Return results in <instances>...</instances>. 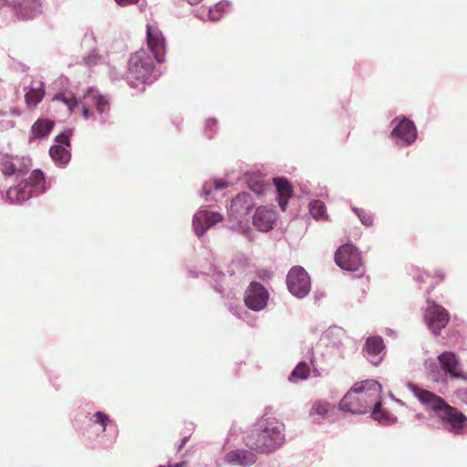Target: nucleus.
Wrapping results in <instances>:
<instances>
[{
    "mask_svg": "<svg viewBox=\"0 0 467 467\" xmlns=\"http://www.w3.org/2000/svg\"><path fill=\"white\" fill-rule=\"evenodd\" d=\"M32 167V161L27 156H13L0 153V171L7 180L15 177L17 184L11 185L5 192V201L11 204H22L34 196H39L47 191L45 173L35 169L26 178Z\"/></svg>",
    "mask_w": 467,
    "mask_h": 467,
    "instance_id": "1",
    "label": "nucleus"
},
{
    "mask_svg": "<svg viewBox=\"0 0 467 467\" xmlns=\"http://www.w3.org/2000/svg\"><path fill=\"white\" fill-rule=\"evenodd\" d=\"M146 40L148 50L142 48L132 54L128 69L136 80L150 84L161 76V72L155 68V63L165 61L166 40L162 32L151 25H147Z\"/></svg>",
    "mask_w": 467,
    "mask_h": 467,
    "instance_id": "2",
    "label": "nucleus"
},
{
    "mask_svg": "<svg viewBox=\"0 0 467 467\" xmlns=\"http://www.w3.org/2000/svg\"><path fill=\"white\" fill-rule=\"evenodd\" d=\"M270 411L271 409L265 408L264 414L256 419L243 437L247 448L263 455L275 452L285 442V425Z\"/></svg>",
    "mask_w": 467,
    "mask_h": 467,
    "instance_id": "3",
    "label": "nucleus"
},
{
    "mask_svg": "<svg viewBox=\"0 0 467 467\" xmlns=\"http://www.w3.org/2000/svg\"><path fill=\"white\" fill-rule=\"evenodd\" d=\"M406 386L426 407V410H432L437 414L444 430L456 435L465 432L467 417L457 408L449 405L441 397L420 388L413 382L409 381Z\"/></svg>",
    "mask_w": 467,
    "mask_h": 467,
    "instance_id": "4",
    "label": "nucleus"
},
{
    "mask_svg": "<svg viewBox=\"0 0 467 467\" xmlns=\"http://www.w3.org/2000/svg\"><path fill=\"white\" fill-rule=\"evenodd\" d=\"M392 130L389 138L399 148H407L414 144L418 138L417 127L413 120L400 115L390 121Z\"/></svg>",
    "mask_w": 467,
    "mask_h": 467,
    "instance_id": "5",
    "label": "nucleus"
},
{
    "mask_svg": "<svg viewBox=\"0 0 467 467\" xmlns=\"http://www.w3.org/2000/svg\"><path fill=\"white\" fill-rule=\"evenodd\" d=\"M426 304L423 318L428 328L437 337L448 325L451 316L449 311L435 300L427 298Z\"/></svg>",
    "mask_w": 467,
    "mask_h": 467,
    "instance_id": "6",
    "label": "nucleus"
},
{
    "mask_svg": "<svg viewBox=\"0 0 467 467\" xmlns=\"http://www.w3.org/2000/svg\"><path fill=\"white\" fill-rule=\"evenodd\" d=\"M288 291L296 298L303 299L310 292L311 279L308 273L300 265L293 266L286 275Z\"/></svg>",
    "mask_w": 467,
    "mask_h": 467,
    "instance_id": "7",
    "label": "nucleus"
},
{
    "mask_svg": "<svg viewBox=\"0 0 467 467\" xmlns=\"http://www.w3.org/2000/svg\"><path fill=\"white\" fill-rule=\"evenodd\" d=\"M254 208V202L249 192L238 193L231 202L228 216L235 220L242 229L248 228V220L245 218Z\"/></svg>",
    "mask_w": 467,
    "mask_h": 467,
    "instance_id": "8",
    "label": "nucleus"
},
{
    "mask_svg": "<svg viewBox=\"0 0 467 467\" xmlns=\"http://www.w3.org/2000/svg\"><path fill=\"white\" fill-rule=\"evenodd\" d=\"M335 263L342 270L356 272L363 264L360 251L353 244L339 246L334 254Z\"/></svg>",
    "mask_w": 467,
    "mask_h": 467,
    "instance_id": "9",
    "label": "nucleus"
},
{
    "mask_svg": "<svg viewBox=\"0 0 467 467\" xmlns=\"http://www.w3.org/2000/svg\"><path fill=\"white\" fill-rule=\"evenodd\" d=\"M269 296V292L264 285L252 281L244 292V301L248 309L260 312L267 306Z\"/></svg>",
    "mask_w": 467,
    "mask_h": 467,
    "instance_id": "10",
    "label": "nucleus"
},
{
    "mask_svg": "<svg viewBox=\"0 0 467 467\" xmlns=\"http://www.w3.org/2000/svg\"><path fill=\"white\" fill-rule=\"evenodd\" d=\"M44 5L41 0H13L12 11L14 16L21 21H29L36 18L43 13Z\"/></svg>",
    "mask_w": 467,
    "mask_h": 467,
    "instance_id": "11",
    "label": "nucleus"
},
{
    "mask_svg": "<svg viewBox=\"0 0 467 467\" xmlns=\"http://www.w3.org/2000/svg\"><path fill=\"white\" fill-rule=\"evenodd\" d=\"M223 219V217L221 213L201 208L192 218L193 231L198 237H202L211 227L222 222Z\"/></svg>",
    "mask_w": 467,
    "mask_h": 467,
    "instance_id": "12",
    "label": "nucleus"
},
{
    "mask_svg": "<svg viewBox=\"0 0 467 467\" xmlns=\"http://www.w3.org/2000/svg\"><path fill=\"white\" fill-rule=\"evenodd\" d=\"M256 451L248 449H235L224 454L223 460L230 465L250 467L257 462Z\"/></svg>",
    "mask_w": 467,
    "mask_h": 467,
    "instance_id": "13",
    "label": "nucleus"
},
{
    "mask_svg": "<svg viewBox=\"0 0 467 467\" xmlns=\"http://www.w3.org/2000/svg\"><path fill=\"white\" fill-rule=\"evenodd\" d=\"M276 215L268 206H259L253 215V224L260 232H269L275 226Z\"/></svg>",
    "mask_w": 467,
    "mask_h": 467,
    "instance_id": "14",
    "label": "nucleus"
},
{
    "mask_svg": "<svg viewBox=\"0 0 467 467\" xmlns=\"http://www.w3.org/2000/svg\"><path fill=\"white\" fill-rule=\"evenodd\" d=\"M275 190V199L280 209L285 212L287 208L288 201L293 195V187L288 179L285 177H276L273 180Z\"/></svg>",
    "mask_w": 467,
    "mask_h": 467,
    "instance_id": "15",
    "label": "nucleus"
},
{
    "mask_svg": "<svg viewBox=\"0 0 467 467\" xmlns=\"http://www.w3.org/2000/svg\"><path fill=\"white\" fill-rule=\"evenodd\" d=\"M244 182L248 189L254 192L258 197L265 195L267 192H271L272 185L259 172H245Z\"/></svg>",
    "mask_w": 467,
    "mask_h": 467,
    "instance_id": "16",
    "label": "nucleus"
},
{
    "mask_svg": "<svg viewBox=\"0 0 467 467\" xmlns=\"http://www.w3.org/2000/svg\"><path fill=\"white\" fill-rule=\"evenodd\" d=\"M366 406L359 402V397L353 387L341 399L338 408L341 411L351 414H366Z\"/></svg>",
    "mask_w": 467,
    "mask_h": 467,
    "instance_id": "17",
    "label": "nucleus"
},
{
    "mask_svg": "<svg viewBox=\"0 0 467 467\" xmlns=\"http://www.w3.org/2000/svg\"><path fill=\"white\" fill-rule=\"evenodd\" d=\"M385 345L382 337L371 336L368 337L363 346V351L367 358L373 364L378 365L381 358L379 355L384 350Z\"/></svg>",
    "mask_w": 467,
    "mask_h": 467,
    "instance_id": "18",
    "label": "nucleus"
},
{
    "mask_svg": "<svg viewBox=\"0 0 467 467\" xmlns=\"http://www.w3.org/2000/svg\"><path fill=\"white\" fill-rule=\"evenodd\" d=\"M25 99L28 107H36L45 96V83L42 80L33 79L25 88Z\"/></svg>",
    "mask_w": 467,
    "mask_h": 467,
    "instance_id": "19",
    "label": "nucleus"
},
{
    "mask_svg": "<svg viewBox=\"0 0 467 467\" xmlns=\"http://www.w3.org/2000/svg\"><path fill=\"white\" fill-rule=\"evenodd\" d=\"M438 359L441 368L446 374L450 375L453 379H464L463 376L457 372L459 361L454 353L444 351L438 357Z\"/></svg>",
    "mask_w": 467,
    "mask_h": 467,
    "instance_id": "20",
    "label": "nucleus"
},
{
    "mask_svg": "<svg viewBox=\"0 0 467 467\" xmlns=\"http://www.w3.org/2000/svg\"><path fill=\"white\" fill-rule=\"evenodd\" d=\"M93 92V88H88L85 94V98L91 99L98 114L100 116L99 122L104 124L106 122V118L103 115L108 113L109 110V101L106 96L100 94L94 95Z\"/></svg>",
    "mask_w": 467,
    "mask_h": 467,
    "instance_id": "21",
    "label": "nucleus"
},
{
    "mask_svg": "<svg viewBox=\"0 0 467 467\" xmlns=\"http://www.w3.org/2000/svg\"><path fill=\"white\" fill-rule=\"evenodd\" d=\"M344 336V330L337 327L332 326L329 327L322 335L321 342H324L326 346H330L331 348L340 350L342 348L343 343L342 338Z\"/></svg>",
    "mask_w": 467,
    "mask_h": 467,
    "instance_id": "22",
    "label": "nucleus"
},
{
    "mask_svg": "<svg viewBox=\"0 0 467 467\" xmlns=\"http://www.w3.org/2000/svg\"><path fill=\"white\" fill-rule=\"evenodd\" d=\"M54 126L55 122L53 120L47 119H36L31 126L30 132L32 136L29 140L32 141L33 140H43L47 138Z\"/></svg>",
    "mask_w": 467,
    "mask_h": 467,
    "instance_id": "23",
    "label": "nucleus"
},
{
    "mask_svg": "<svg viewBox=\"0 0 467 467\" xmlns=\"http://www.w3.org/2000/svg\"><path fill=\"white\" fill-rule=\"evenodd\" d=\"M382 404V399L378 400V402L374 404V408L370 411V418L380 425L389 426L395 424L398 420L397 417L383 410Z\"/></svg>",
    "mask_w": 467,
    "mask_h": 467,
    "instance_id": "24",
    "label": "nucleus"
},
{
    "mask_svg": "<svg viewBox=\"0 0 467 467\" xmlns=\"http://www.w3.org/2000/svg\"><path fill=\"white\" fill-rule=\"evenodd\" d=\"M49 155L57 167L65 168L71 160L70 148L54 144L49 149Z\"/></svg>",
    "mask_w": 467,
    "mask_h": 467,
    "instance_id": "25",
    "label": "nucleus"
},
{
    "mask_svg": "<svg viewBox=\"0 0 467 467\" xmlns=\"http://www.w3.org/2000/svg\"><path fill=\"white\" fill-rule=\"evenodd\" d=\"M353 390H356V392H358L360 390L364 391L367 394H369V397L372 400L382 399L380 393L382 390L381 385L379 381L375 379H367L360 383H356L353 386Z\"/></svg>",
    "mask_w": 467,
    "mask_h": 467,
    "instance_id": "26",
    "label": "nucleus"
},
{
    "mask_svg": "<svg viewBox=\"0 0 467 467\" xmlns=\"http://www.w3.org/2000/svg\"><path fill=\"white\" fill-rule=\"evenodd\" d=\"M331 409L330 403L323 400H316L309 410V416L314 422H319L328 414Z\"/></svg>",
    "mask_w": 467,
    "mask_h": 467,
    "instance_id": "27",
    "label": "nucleus"
},
{
    "mask_svg": "<svg viewBox=\"0 0 467 467\" xmlns=\"http://www.w3.org/2000/svg\"><path fill=\"white\" fill-rule=\"evenodd\" d=\"M228 186V182L223 179H215L213 182L206 181L201 190V196L209 201L212 192L223 190Z\"/></svg>",
    "mask_w": 467,
    "mask_h": 467,
    "instance_id": "28",
    "label": "nucleus"
},
{
    "mask_svg": "<svg viewBox=\"0 0 467 467\" xmlns=\"http://www.w3.org/2000/svg\"><path fill=\"white\" fill-rule=\"evenodd\" d=\"M309 213L316 220L327 219V208L325 203L320 200H312L309 204Z\"/></svg>",
    "mask_w": 467,
    "mask_h": 467,
    "instance_id": "29",
    "label": "nucleus"
},
{
    "mask_svg": "<svg viewBox=\"0 0 467 467\" xmlns=\"http://www.w3.org/2000/svg\"><path fill=\"white\" fill-rule=\"evenodd\" d=\"M310 368L306 362H299L292 370L289 380L295 382L296 379L304 380L309 377Z\"/></svg>",
    "mask_w": 467,
    "mask_h": 467,
    "instance_id": "30",
    "label": "nucleus"
},
{
    "mask_svg": "<svg viewBox=\"0 0 467 467\" xmlns=\"http://www.w3.org/2000/svg\"><path fill=\"white\" fill-rule=\"evenodd\" d=\"M231 6V3L228 1H221L215 4L213 7L209 8L208 16L212 21H218L222 18L223 14Z\"/></svg>",
    "mask_w": 467,
    "mask_h": 467,
    "instance_id": "31",
    "label": "nucleus"
},
{
    "mask_svg": "<svg viewBox=\"0 0 467 467\" xmlns=\"http://www.w3.org/2000/svg\"><path fill=\"white\" fill-rule=\"evenodd\" d=\"M53 99L64 103L67 107L70 113H72L74 109L79 104V101L75 95L71 94L68 97L64 92H58L55 94Z\"/></svg>",
    "mask_w": 467,
    "mask_h": 467,
    "instance_id": "32",
    "label": "nucleus"
},
{
    "mask_svg": "<svg viewBox=\"0 0 467 467\" xmlns=\"http://www.w3.org/2000/svg\"><path fill=\"white\" fill-rule=\"evenodd\" d=\"M72 135H73V129L67 128V129H65L58 135H57L55 137L54 140H55L56 144L70 148V146H71L70 138L72 137Z\"/></svg>",
    "mask_w": 467,
    "mask_h": 467,
    "instance_id": "33",
    "label": "nucleus"
},
{
    "mask_svg": "<svg viewBox=\"0 0 467 467\" xmlns=\"http://www.w3.org/2000/svg\"><path fill=\"white\" fill-rule=\"evenodd\" d=\"M111 421L109 416L101 410H98L93 415L94 424L102 427L103 431H106L108 424Z\"/></svg>",
    "mask_w": 467,
    "mask_h": 467,
    "instance_id": "34",
    "label": "nucleus"
},
{
    "mask_svg": "<svg viewBox=\"0 0 467 467\" xmlns=\"http://www.w3.org/2000/svg\"><path fill=\"white\" fill-rule=\"evenodd\" d=\"M357 394L358 395L359 397V402L362 404V405H367L366 406V413L368 412V409H373L374 408V404L376 402H378V399H375V400H372L370 397H369V394H367L365 393L364 391L360 390L358 392H357Z\"/></svg>",
    "mask_w": 467,
    "mask_h": 467,
    "instance_id": "35",
    "label": "nucleus"
},
{
    "mask_svg": "<svg viewBox=\"0 0 467 467\" xmlns=\"http://www.w3.org/2000/svg\"><path fill=\"white\" fill-rule=\"evenodd\" d=\"M100 59H101V57L98 54V52L95 49L89 51L83 57L84 63L88 67L98 65L99 62L100 61Z\"/></svg>",
    "mask_w": 467,
    "mask_h": 467,
    "instance_id": "36",
    "label": "nucleus"
},
{
    "mask_svg": "<svg viewBox=\"0 0 467 467\" xmlns=\"http://www.w3.org/2000/svg\"><path fill=\"white\" fill-rule=\"evenodd\" d=\"M224 276V273L223 271L218 270L215 266L213 269V279L214 280V290L219 294H223L224 289L222 285L219 284V280Z\"/></svg>",
    "mask_w": 467,
    "mask_h": 467,
    "instance_id": "37",
    "label": "nucleus"
},
{
    "mask_svg": "<svg viewBox=\"0 0 467 467\" xmlns=\"http://www.w3.org/2000/svg\"><path fill=\"white\" fill-rule=\"evenodd\" d=\"M217 132V119L215 118H209L205 123V134L208 138H213Z\"/></svg>",
    "mask_w": 467,
    "mask_h": 467,
    "instance_id": "38",
    "label": "nucleus"
},
{
    "mask_svg": "<svg viewBox=\"0 0 467 467\" xmlns=\"http://www.w3.org/2000/svg\"><path fill=\"white\" fill-rule=\"evenodd\" d=\"M360 223L365 226H371L374 223L373 215L363 210L362 213L358 214Z\"/></svg>",
    "mask_w": 467,
    "mask_h": 467,
    "instance_id": "39",
    "label": "nucleus"
},
{
    "mask_svg": "<svg viewBox=\"0 0 467 467\" xmlns=\"http://www.w3.org/2000/svg\"><path fill=\"white\" fill-rule=\"evenodd\" d=\"M431 276V274L426 272V271H419L418 274L414 275V280L419 283V284H422V283H425L426 281V278L427 277H430Z\"/></svg>",
    "mask_w": 467,
    "mask_h": 467,
    "instance_id": "40",
    "label": "nucleus"
},
{
    "mask_svg": "<svg viewBox=\"0 0 467 467\" xmlns=\"http://www.w3.org/2000/svg\"><path fill=\"white\" fill-rule=\"evenodd\" d=\"M233 313L236 315L239 318L244 320L245 317L249 315L248 312L243 306H236L234 309L232 308Z\"/></svg>",
    "mask_w": 467,
    "mask_h": 467,
    "instance_id": "41",
    "label": "nucleus"
},
{
    "mask_svg": "<svg viewBox=\"0 0 467 467\" xmlns=\"http://www.w3.org/2000/svg\"><path fill=\"white\" fill-rule=\"evenodd\" d=\"M119 6H128L138 4L140 0H114Z\"/></svg>",
    "mask_w": 467,
    "mask_h": 467,
    "instance_id": "42",
    "label": "nucleus"
},
{
    "mask_svg": "<svg viewBox=\"0 0 467 467\" xmlns=\"http://www.w3.org/2000/svg\"><path fill=\"white\" fill-rule=\"evenodd\" d=\"M82 116L85 119H88L91 116H93L86 104L82 105Z\"/></svg>",
    "mask_w": 467,
    "mask_h": 467,
    "instance_id": "43",
    "label": "nucleus"
},
{
    "mask_svg": "<svg viewBox=\"0 0 467 467\" xmlns=\"http://www.w3.org/2000/svg\"><path fill=\"white\" fill-rule=\"evenodd\" d=\"M433 277H436L439 279L440 282L443 281L445 278V275L441 270H435L433 273Z\"/></svg>",
    "mask_w": 467,
    "mask_h": 467,
    "instance_id": "44",
    "label": "nucleus"
},
{
    "mask_svg": "<svg viewBox=\"0 0 467 467\" xmlns=\"http://www.w3.org/2000/svg\"><path fill=\"white\" fill-rule=\"evenodd\" d=\"M189 439H190V436H184V437L182 439V441H181V442H180V444L178 445V448H177L178 451H182V448L185 446V444L187 443V441H189Z\"/></svg>",
    "mask_w": 467,
    "mask_h": 467,
    "instance_id": "45",
    "label": "nucleus"
},
{
    "mask_svg": "<svg viewBox=\"0 0 467 467\" xmlns=\"http://www.w3.org/2000/svg\"><path fill=\"white\" fill-rule=\"evenodd\" d=\"M350 209H351V211H352V212H353L357 216H358V214L362 213V212H363V209L358 208V207L353 206V205H351V206H350Z\"/></svg>",
    "mask_w": 467,
    "mask_h": 467,
    "instance_id": "46",
    "label": "nucleus"
},
{
    "mask_svg": "<svg viewBox=\"0 0 467 467\" xmlns=\"http://www.w3.org/2000/svg\"><path fill=\"white\" fill-rule=\"evenodd\" d=\"M461 398L462 400L467 404V389L462 390Z\"/></svg>",
    "mask_w": 467,
    "mask_h": 467,
    "instance_id": "47",
    "label": "nucleus"
},
{
    "mask_svg": "<svg viewBox=\"0 0 467 467\" xmlns=\"http://www.w3.org/2000/svg\"><path fill=\"white\" fill-rule=\"evenodd\" d=\"M309 360H310V364L313 366V368H315L316 358H315L314 352L311 353V357H310ZM314 370H316V368H314Z\"/></svg>",
    "mask_w": 467,
    "mask_h": 467,
    "instance_id": "48",
    "label": "nucleus"
},
{
    "mask_svg": "<svg viewBox=\"0 0 467 467\" xmlns=\"http://www.w3.org/2000/svg\"><path fill=\"white\" fill-rule=\"evenodd\" d=\"M185 464H186L185 462H179L174 464H171V467H184Z\"/></svg>",
    "mask_w": 467,
    "mask_h": 467,
    "instance_id": "49",
    "label": "nucleus"
},
{
    "mask_svg": "<svg viewBox=\"0 0 467 467\" xmlns=\"http://www.w3.org/2000/svg\"><path fill=\"white\" fill-rule=\"evenodd\" d=\"M7 0H0V7H2Z\"/></svg>",
    "mask_w": 467,
    "mask_h": 467,
    "instance_id": "50",
    "label": "nucleus"
},
{
    "mask_svg": "<svg viewBox=\"0 0 467 467\" xmlns=\"http://www.w3.org/2000/svg\"><path fill=\"white\" fill-rule=\"evenodd\" d=\"M146 5H140V11H143L144 8H145Z\"/></svg>",
    "mask_w": 467,
    "mask_h": 467,
    "instance_id": "51",
    "label": "nucleus"
},
{
    "mask_svg": "<svg viewBox=\"0 0 467 467\" xmlns=\"http://www.w3.org/2000/svg\"><path fill=\"white\" fill-rule=\"evenodd\" d=\"M159 467H171V464L168 463L167 465H160Z\"/></svg>",
    "mask_w": 467,
    "mask_h": 467,
    "instance_id": "52",
    "label": "nucleus"
},
{
    "mask_svg": "<svg viewBox=\"0 0 467 467\" xmlns=\"http://www.w3.org/2000/svg\"><path fill=\"white\" fill-rule=\"evenodd\" d=\"M129 84L130 87H132V88L134 87L132 82H130Z\"/></svg>",
    "mask_w": 467,
    "mask_h": 467,
    "instance_id": "53",
    "label": "nucleus"
}]
</instances>
